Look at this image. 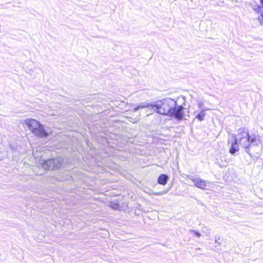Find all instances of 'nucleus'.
Returning a JSON list of instances; mask_svg holds the SVG:
<instances>
[{"label": "nucleus", "mask_w": 263, "mask_h": 263, "mask_svg": "<svg viewBox=\"0 0 263 263\" xmlns=\"http://www.w3.org/2000/svg\"><path fill=\"white\" fill-rule=\"evenodd\" d=\"M229 143L231 145L229 151L231 154H234L236 152L239 151L238 143L237 142V140H235L233 139L231 141L229 140Z\"/></svg>", "instance_id": "5"}, {"label": "nucleus", "mask_w": 263, "mask_h": 263, "mask_svg": "<svg viewBox=\"0 0 263 263\" xmlns=\"http://www.w3.org/2000/svg\"><path fill=\"white\" fill-rule=\"evenodd\" d=\"M231 137L234 140H237L240 146L245 148V152L250 156V147L254 145L256 140L255 136L251 137L249 134V130L247 128L242 127L238 130L237 134H232Z\"/></svg>", "instance_id": "2"}, {"label": "nucleus", "mask_w": 263, "mask_h": 263, "mask_svg": "<svg viewBox=\"0 0 263 263\" xmlns=\"http://www.w3.org/2000/svg\"><path fill=\"white\" fill-rule=\"evenodd\" d=\"M261 3L263 4V0H260Z\"/></svg>", "instance_id": "14"}, {"label": "nucleus", "mask_w": 263, "mask_h": 263, "mask_svg": "<svg viewBox=\"0 0 263 263\" xmlns=\"http://www.w3.org/2000/svg\"><path fill=\"white\" fill-rule=\"evenodd\" d=\"M42 166L45 170H54L53 159L45 160L42 164Z\"/></svg>", "instance_id": "6"}, {"label": "nucleus", "mask_w": 263, "mask_h": 263, "mask_svg": "<svg viewBox=\"0 0 263 263\" xmlns=\"http://www.w3.org/2000/svg\"><path fill=\"white\" fill-rule=\"evenodd\" d=\"M262 10H263V7H262L261 8V10H260L261 11V15L257 18L261 25H263V11H262Z\"/></svg>", "instance_id": "12"}, {"label": "nucleus", "mask_w": 263, "mask_h": 263, "mask_svg": "<svg viewBox=\"0 0 263 263\" xmlns=\"http://www.w3.org/2000/svg\"><path fill=\"white\" fill-rule=\"evenodd\" d=\"M24 124L37 136L46 137L48 136V133L45 130L43 125L35 120L27 119L24 121Z\"/></svg>", "instance_id": "3"}, {"label": "nucleus", "mask_w": 263, "mask_h": 263, "mask_svg": "<svg viewBox=\"0 0 263 263\" xmlns=\"http://www.w3.org/2000/svg\"><path fill=\"white\" fill-rule=\"evenodd\" d=\"M190 233H191L192 234H193L194 236L198 237V238H199L200 236H201V234L199 232H197V231H196L194 230H190L189 231Z\"/></svg>", "instance_id": "11"}, {"label": "nucleus", "mask_w": 263, "mask_h": 263, "mask_svg": "<svg viewBox=\"0 0 263 263\" xmlns=\"http://www.w3.org/2000/svg\"><path fill=\"white\" fill-rule=\"evenodd\" d=\"M187 178L192 181L197 187L201 189H204L205 188L206 181L199 178H196L190 176H187Z\"/></svg>", "instance_id": "4"}, {"label": "nucleus", "mask_w": 263, "mask_h": 263, "mask_svg": "<svg viewBox=\"0 0 263 263\" xmlns=\"http://www.w3.org/2000/svg\"><path fill=\"white\" fill-rule=\"evenodd\" d=\"M168 192V190L162 191L158 192H154V194L157 196L162 195L165 194Z\"/></svg>", "instance_id": "13"}, {"label": "nucleus", "mask_w": 263, "mask_h": 263, "mask_svg": "<svg viewBox=\"0 0 263 263\" xmlns=\"http://www.w3.org/2000/svg\"><path fill=\"white\" fill-rule=\"evenodd\" d=\"M54 161V169L60 168L62 165L61 160L59 158L53 159Z\"/></svg>", "instance_id": "10"}, {"label": "nucleus", "mask_w": 263, "mask_h": 263, "mask_svg": "<svg viewBox=\"0 0 263 263\" xmlns=\"http://www.w3.org/2000/svg\"><path fill=\"white\" fill-rule=\"evenodd\" d=\"M196 102L197 106L199 109H202L203 108H207L206 107H204V100L202 97H198L196 99Z\"/></svg>", "instance_id": "9"}, {"label": "nucleus", "mask_w": 263, "mask_h": 263, "mask_svg": "<svg viewBox=\"0 0 263 263\" xmlns=\"http://www.w3.org/2000/svg\"><path fill=\"white\" fill-rule=\"evenodd\" d=\"M209 110H210L209 108H203L201 109L200 111L195 116V119H198L199 121H203L205 116V111Z\"/></svg>", "instance_id": "7"}, {"label": "nucleus", "mask_w": 263, "mask_h": 263, "mask_svg": "<svg viewBox=\"0 0 263 263\" xmlns=\"http://www.w3.org/2000/svg\"><path fill=\"white\" fill-rule=\"evenodd\" d=\"M262 11H263V10H262Z\"/></svg>", "instance_id": "15"}, {"label": "nucleus", "mask_w": 263, "mask_h": 263, "mask_svg": "<svg viewBox=\"0 0 263 263\" xmlns=\"http://www.w3.org/2000/svg\"><path fill=\"white\" fill-rule=\"evenodd\" d=\"M168 177L165 174H161L158 179V182L160 184L165 185L166 184Z\"/></svg>", "instance_id": "8"}, {"label": "nucleus", "mask_w": 263, "mask_h": 263, "mask_svg": "<svg viewBox=\"0 0 263 263\" xmlns=\"http://www.w3.org/2000/svg\"><path fill=\"white\" fill-rule=\"evenodd\" d=\"M180 99L184 101L183 98H178L176 101L167 98L153 103L143 102L135 107L134 110L137 111L140 109L147 108L159 114L174 117L177 120H181L184 114V107L182 105H179L178 103Z\"/></svg>", "instance_id": "1"}, {"label": "nucleus", "mask_w": 263, "mask_h": 263, "mask_svg": "<svg viewBox=\"0 0 263 263\" xmlns=\"http://www.w3.org/2000/svg\"><path fill=\"white\" fill-rule=\"evenodd\" d=\"M262 11H263V10H262Z\"/></svg>", "instance_id": "16"}]
</instances>
